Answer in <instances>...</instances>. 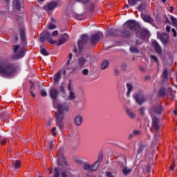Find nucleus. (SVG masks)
<instances>
[{
    "instance_id": "obj_57",
    "label": "nucleus",
    "mask_w": 177,
    "mask_h": 177,
    "mask_svg": "<svg viewBox=\"0 0 177 177\" xmlns=\"http://www.w3.org/2000/svg\"><path fill=\"white\" fill-rule=\"evenodd\" d=\"M151 59L152 62H158V59H157V57H156V56H151Z\"/></svg>"
},
{
    "instance_id": "obj_8",
    "label": "nucleus",
    "mask_w": 177,
    "mask_h": 177,
    "mask_svg": "<svg viewBox=\"0 0 177 177\" xmlns=\"http://www.w3.org/2000/svg\"><path fill=\"white\" fill-rule=\"evenodd\" d=\"M26 52H27V48H26V46H22L17 54L13 56V59L15 60H19V59H22V57H24L26 55Z\"/></svg>"
},
{
    "instance_id": "obj_17",
    "label": "nucleus",
    "mask_w": 177,
    "mask_h": 177,
    "mask_svg": "<svg viewBox=\"0 0 177 177\" xmlns=\"http://www.w3.org/2000/svg\"><path fill=\"white\" fill-rule=\"evenodd\" d=\"M87 62L86 59L84 57H81L77 59V64L79 68H82L85 66V63Z\"/></svg>"
},
{
    "instance_id": "obj_55",
    "label": "nucleus",
    "mask_w": 177,
    "mask_h": 177,
    "mask_svg": "<svg viewBox=\"0 0 177 177\" xmlns=\"http://www.w3.org/2000/svg\"><path fill=\"white\" fill-rule=\"evenodd\" d=\"M51 35H52V37H57V35H59V31L55 30L54 32H53Z\"/></svg>"
},
{
    "instance_id": "obj_43",
    "label": "nucleus",
    "mask_w": 177,
    "mask_h": 177,
    "mask_svg": "<svg viewBox=\"0 0 177 177\" xmlns=\"http://www.w3.org/2000/svg\"><path fill=\"white\" fill-rule=\"evenodd\" d=\"M166 92H165V88H160L159 91V95L160 96H165Z\"/></svg>"
},
{
    "instance_id": "obj_63",
    "label": "nucleus",
    "mask_w": 177,
    "mask_h": 177,
    "mask_svg": "<svg viewBox=\"0 0 177 177\" xmlns=\"http://www.w3.org/2000/svg\"><path fill=\"white\" fill-rule=\"evenodd\" d=\"M24 176H25L26 177H32V176H31V174H30V173H26V172H24Z\"/></svg>"
},
{
    "instance_id": "obj_41",
    "label": "nucleus",
    "mask_w": 177,
    "mask_h": 177,
    "mask_svg": "<svg viewBox=\"0 0 177 177\" xmlns=\"http://www.w3.org/2000/svg\"><path fill=\"white\" fill-rule=\"evenodd\" d=\"M19 49H20V45L14 46V48H13L14 53H17V52L19 51Z\"/></svg>"
},
{
    "instance_id": "obj_15",
    "label": "nucleus",
    "mask_w": 177,
    "mask_h": 177,
    "mask_svg": "<svg viewBox=\"0 0 177 177\" xmlns=\"http://www.w3.org/2000/svg\"><path fill=\"white\" fill-rule=\"evenodd\" d=\"M142 19L146 23H149V24H151L153 27H156V25L154 24V19H153V18L151 16H149V15H142Z\"/></svg>"
},
{
    "instance_id": "obj_1",
    "label": "nucleus",
    "mask_w": 177,
    "mask_h": 177,
    "mask_svg": "<svg viewBox=\"0 0 177 177\" xmlns=\"http://www.w3.org/2000/svg\"><path fill=\"white\" fill-rule=\"evenodd\" d=\"M57 112L55 113V122L59 129H63L64 128V111H68L69 108L66 102H64L62 104H58L57 105Z\"/></svg>"
},
{
    "instance_id": "obj_11",
    "label": "nucleus",
    "mask_w": 177,
    "mask_h": 177,
    "mask_svg": "<svg viewBox=\"0 0 177 177\" xmlns=\"http://www.w3.org/2000/svg\"><path fill=\"white\" fill-rule=\"evenodd\" d=\"M161 111H162V106L158 105L150 109L149 114L153 117V115L154 114H161Z\"/></svg>"
},
{
    "instance_id": "obj_56",
    "label": "nucleus",
    "mask_w": 177,
    "mask_h": 177,
    "mask_svg": "<svg viewBox=\"0 0 177 177\" xmlns=\"http://www.w3.org/2000/svg\"><path fill=\"white\" fill-rule=\"evenodd\" d=\"M51 132H52L53 136H56V127H53L51 129Z\"/></svg>"
},
{
    "instance_id": "obj_40",
    "label": "nucleus",
    "mask_w": 177,
    "mask_h": 177,
    "mask_svg": "<svg viewBox=\"0 0 177 177\" xmlns=\"http://www.w3.org/2000/svg\"><path fill=\"white\" fill-rule=\"evenodd\" d=\"M138 9L140 10V12L145 10V9H146V4H141L138 6Z\"/></svg>"
},
{
    "instance_id": "obj_5",
    "label": "nucleus",
    "mask_w": 177,
    "mask_h": 177,
    "mask_svg": "<svg viewBox=\"0 0 177 177\" xmlns=\"http://www.w3.org/2000/svg\"><path fill=\"white\" fill-rule=\"evenodd\" d=\"M89 37L86 35H83L81 36L80 39L77 41V46L79 49V52L81 53L84 49V46L86 44V42H88V39Z\"/></svg>"
},
{
    "instance_id": "obj_9",
    "label": "nucleus",
    "mask_w": 177,
    "mask_h": 177,
    "mask_svg": "<svg viewBox=\"0 0 177 177\" xmlns=\"http://www.w3.org/2000/svg\"><path fill=\"white\" fill-rule=\"evenodd\" d=\"M103 37V33L98 32L91 36V45H96L99 41H100V37Z\"/></svg>"
},
{
    "instance_id": "obj_31",
    "label": "nucleus",
    "mask_w": 177,
    "mask_h": 177,
    "mask_svg": "<svg viewBox=\"0 0 177 177\" xmlns=\"http://www.w3.org/2000/svg\"><path fill=\"white\" fill-rule=\"evenodd\" d=\"M75 93H74V92L73 91H70V94L68 96V99L69 100H75Z\"/></svg>"
},
{
    "instance_id": "obj_16",
    "label": "nucleus",
    "mask_w": 177,
    "mask_h": 177,
    "mask_svg": "<svg viewBox=\"0 0 177 177\" xmlns=\"http://www.w3.org/2000/svg\"><path fill=\"white\" fill-rule=\"evenodd\" d=\"M49 95H50V97L52 100H56V99H57V96L59 95V91L56 88H50Z\"/></svg>"
},
{
    "instance_id": "obj_60",
    "label": "nucleus",
    "mask_w": 177,
    "mask_h": 177,
    "mask_svg": "<svg viewBox=\"0 0 177 177\" xmlns=\"http://www.w3.org/2000/svg\"><path fill=\"white\" fill-rule=\"evenodd\" d=\"M106 175L107 177L113 176V174H112L111 171H107L106 173Z\"/></svg>"
},
{
    "instance_id": "obj_28",
    "label": "nucleus",
    "mask_w": 177,
    "mask_h": 177,
    "mask_svg": "<svg viewBox=\"0 0 177 177\" xmlns=\"http://www.w3.org/2000/svg\"><path fill=\"white\" fill-rule=\"evenodd\" d=\"M126 113L130 118H133V111H132V109H131V108L127 106L126 107Z\"/></svg>"
},
{
    "instance_id": "obj_30",
    "label": "nucleus",
    "mask_w": 177,
    "mask_h": 177,
    "mask_svg": "<svg viewBox=\"0 0 177 177\" xmlns=\"http://www.w3.org/2000/svg\"><path fill=\"white\" fill-rule=\"evenodd\" d=\"M66 41H67V39H66V37H62L59 39L58 42L57 43V45L58 46H60V45H63V44L66 43Z\"/></svg>"
},
{
    "instance_id": "obj_23",
    "label": "nucleus",
    "mask_w": 177,
    "mask_h": 177,
    "mask_svg": "<svg viewBox=\"0 0 177 177\" xmlns=\"http://www.w3.org/2000/svg\"><path fill=\"white\" fill-rule=\"evenodd\" d=\"M118 32L121 33V30H118V29H111L108 31V35H111V37H117Z\"/></svg>"
},
{
    "instance_id": "obj_4",
    "label": "nucleus",
    "mask_w": 177,
    "mask_h": 177,
    "mask_svg": "<svg viewBox=\"0 0 177 177\" xmlns=\"http://www.w3.org/2000/svg\"><path fill=\"white\" fill-rule=\"evenodd\" d=\"M57 156L58 157L57 159V165L58 167H67L68 164L67 163V159L64 157V154L63 153V149L59 148L57 151Z\"/></svg>"
},
{
    "instance_id": "obj_64",
    "label": "nucleus",
    "mask_w": 177,
    "mask_h": 177,
    "mask_svg": "<svg viewBox=\"0 0 177 177\" xmlns=\"http://www.w3.org/2000/svg\"><path fill=\"white\" fill-rule=\"evenodd\" d=\"M1 143L2 146H3L6 143V140H5V139L1 140Z\"/></svg>"
},
{
    "instance_id": "obj_61",
    "label": "nucleus",
    "mask_w": 177,
    "mask_h": 177,
    "mask_svg": "<svg viewBox=\"0 0 177 177\" xmlns=\"http://www.w3.org/2000/svg\"><path fill=\"white\" fill-rule=\"evenodd\" d=\"M166 31L167 32H169L171 31V26H166Z\"/></svg>"
},
{
    "instance_id": "obj_49",
    "label": "nucleus",
    "mask_w": 177,
    "mask_h": 177,
    "mask_svg": "<svg viewBox=\"0 0 177 177\" xmlns=\"http://www.w3.org/2000/svg\"><path fill=\"white\" fill-rule=\"evenodd\" d=\"M61 177H68V174L66 171L61 172Z\"/></svg>"
},
{
    "instance_id": "obj_37",
    "label": "nucleus",
    "mask_w": 177,
    "mask_h": 177,
    "mask_svg": "<svg viewBox=\"0 0 177 177\" xmlns=\"http://www.w3.org/2000/svg\"><path fill=\"white\" fill-rule=\"evenodd\" d=\"M59 91L61 92V93H62V95H67V93L66 92V88H64V86H63V84H62L59 87Z\"/></svg>"
},
{
    "instance_id": "obj_47",
    "label": "nucleus",
    "mask_w": 177,
    "mask_h": 177,
    "mask_svg": "<svg viewBox=\"0 0 177 177\" xmlns=\"http://www.w3.org/2000/svg\"><path fill=\"white\" fill-rule=\"evenodd\" d=\"M88 10H90V12H93V10H95V4L93 3L90 4L88 7Z\"/></svg>"
},
{
    "instance_id": "obj_6",
    "label": "nucleus",
    "mask_w": 177,
    "mask_h": 177,
    "mask_svg": "<svg viewBox=\"0 0 177 177\" xmlns=\"http://www.w3.org/2000/svg\"><path fill=\"white\" fill-rule=\"evenodd\" d=\"M157 37L160 39L163 45H168L169 44V35L160 32H157Z\"/></svg>"
},
{
    "instance_id": "obj_42",
    "label": "nucleus",
    "mask_w": 177,
    "mask_h": 177,
    "mask_svg": "<svg viewBox=\"0 0 177 177\" xmlns=\"http://www.w3.org/2000/svg\"><path fill=\"white\" fill-rule=\"evenodd\" d=\"M48 30H55V28H56V26L51 23L48 25Z\"/></svg>"
},
{
    "instance_id": "obj_59",
    "label": "nucleus",
    "mask_w": 177,
    "mask_h": 177,
    "mask_svg": "<svg viewBox=\"0 0 177 177\" xmlns=\"http://www.w3.org/2000/svg\"><path fill=\"white\" fill-rule=\"evenodd\" d=\"M30 91H32L34 89V82L32 81H30Z\"/></svg>"
},
{
    "instance_id": "obj_34",
    "label": "nucleus",
    "mask_w": 177,
    "mask_h": 177,
    "mask_svg": "<svg viewBox=\"0 0 177 177\" xmlns=\"http://www.w3.org/2000/svg\"><path fill=\"white\" fill-rule=\"evenodd\" d=\"M162 78H164V80L165 81H167L168 80V71L167 69H165L163 73H162Z\"/></svg>"
},
{
    "instance_id": "obj_44",
    "label": "nucleus",
    "mask_w": 177,
    "mask_h": 177,
    "mask_svg": "<svg viewBox=\"0 0 177 177\" xmlns=\"http://www.w3.org/2000/svg\"><path fill=\"white\" fill-rule=\"evenodd\" d=\"M40 95L41 96H42L43 97H45L46 96H48V93L45 91V90L41 89L40 91Z\"/></svg>"
},
{
    "instance_id": "obj_25",
    "label": "nucleus",
    "mask_w": 177,
    "mask_h": 177,
    "mask_svg": "<svg viewBox=\"0 0 177 177\" xmlns=\"http://www.w3.org/2000/svg\"><path fill=\"white\" fill-rule=\"evenodd\" d=\"M56 6H57V3L54 1V2L48 3L45 7V8L48 9V10H53V9H55V8H56Z\"/></svg>"
},
{
    "instance_id": "obj_35",
    "label": "nucleus",
    "mask_w": 177,
    "mask_h": 177,
    "mask_svg": "<svg viewBox=\"0 0 177 177\" xmlns=\"http://www.w3.org/2000/svg\"><path fill=\"white\" fill-rule=\"evenodd\" d=\"M132 169H128L127 167H124L123 169H122V172H123V174L124 175H128V174H131Z\"/></svg>"
},
{
    "instance_id": "obj_58",
    "label": "nucleus",
    "mask_w": 177,
    "mask_h": 177,
    "mask_svg": "<svg viewBox=\"0 0 177 177\" xmlns=\"http://www.w3.org/2000/svg\"><path fill=\"white\" fill-rule=\"evenodd\" d=\"M146 169H147V174H149V172H151V168L150 167V166H147Z\"/></svg>"
},
{
    "instance_id": "obj_18",
    "label": "nucleus",
    "mask_w": 177,
    "mask_h": 177,
    "mask_svg": "<svg viewBox=\"0 0 177 177\" xmlns=\"http://www.w3.org/2000/svg\"><path fill=\"white\" fill-rule=\"evenodd\" d=\"M84 122V118H82V116L81 115H77L74 118V122H75V125L76 127H80L82 122Z\"/></svg>"
},
{
    "instance_id": "obj_32",
    "label": "nucleus",
    "mask_w": 177,
    "mask_h": 177,
    "mask_svg": "<svg viewBox=\"0 0 177 177\" xmlns=\"http://www.w3.org/2000/svg\"><path fill=\"white\" fill-rule=\"evenodd\" d=\"M40 53H41L43 55V56H49V53H48V51H46V48H41Z\"/></svg>"
},
{
    "instance_id": "obj_7",
    "label": "nucleus",
    "mask_w": 177,
    "mask_h": 177,
    "mask_svg": "<svg viewBox=\"0 0 177 177\" xmlns=\"http://www.w3.org/2000/svg\"><path fill=\"white\" fill-rule=\"evenodd\" d=\"M137 35H140L141 38H146L149 35V30L147 29H142L139 25L137 26V30H136Z\"/></svg>"
},
{
    "instance_id": "obj_3",
    "label": "nucleus",
    "mask_w": 177,
    "mask_h": 177,
    "mask_svg": "<svg viewBox=\"0 0 177 177\" xmlns=\"http://www.w3.org/2000/svg\"><path fill=\"white\" fill-rule=\"evenodd\" d=\"M122 30H120V37L122 38H129L131 37V31L133 30V19H130L122 24Z\"/></svg>"
},
{
    "instance_id": "obj_62",
    "label": "nucleus",
    "mask_w": 177,
    "mask_h": 177,
    "mask_svg": "<svg viewBox=\"0 0 177 177\" xmlns=\"http://www.w3.org/2000/svg\"><path fill=\"white\" fill-rule=\"evenodd\" d=\"M133 134L134 135H140V131H138V130H135L133 131Z\"/></svg>"
},
{
    "instance_id": "obj_20",
    "label": "nucleus",
    "mask_w": 177,
    "mask_h": 177,
    "mask_svg": "<svg viewBox=\"0 0 177 177\" xmlns=\"http://www.w3.org/2000/svg\"><path fill=\"white\" fill-rule=\"evenodd\" d=\"M24 6V4L23 3V0H16L15 2V8L17 10L20 11L21 10V8Z\"/></svg>"
},
{
    "instance_id": "obj_33",
    "label": "nucleus",
    "mask_w": 177,
    "mask_h": 177,
    "mask_svg": "<svg viewBox=\"0 0 177 177\" xmlns=\"http://www.w3.org/2000/svg\"><path fill=\"white\" fill-rule=\"evenodd\" d=\"M102 160H103V153L100 152L98 156V160L95 161V162H97V165H100V161H102Z\"/></svg>"
},
{
    "instance_id": "obj_54",
    "label": "nucleus",
    "mask_w": 177,
    "mask_h": 177,
    "mask_svg": "<svg viewBox=\"0 0 177 177\" xmlns=\"http://www.w3.org/2000/svg\"><path fill=\"white\" fill-rule=\"evenodd\" d=\"M171 32H173V37L174 38H176V35H177V33H176V30L175 28H172L171 29Z\"/></svg>"
},
{
    "instance_id": "obj_19",
    "label": "nucleus",
    "mask_w": 177,
    "mask_h": 177,
    "mask_svg": "<svg viewBox=\"0 0 177 177\" xmlns=\"http://www.w3.org/2000/svg\"><path fill=\"white\" fill-rule=\"evenodd\" d=\"M10 118V113L9 111H2L0 114L1 120H8V118Z\"/></svg>"
},
{
    "instance_id": "obj_21",
    "label": "nucleus",
    "mask_w": 177,
    "mask_h": 177,
    "mask_svg": "<svg viewBox=\"0 0 177 177\" xmlns=\"http://www.w3.org/2000/svg\"><path fill=\"white\" fill-rule=\"evenodd\" d=\"M126 86L127 88V92L126 96L127 97H131V92H132V89H133V86L131 83H127L126 84Z\"/></svg>"
},
{
    "instance_id": "obj_24",
    "label": "nucleus",
    "mask_w": 177,
    "mask_h": 177,
    "mask_svg": "<svg viewBox=\"0 0 177 177\" xmlns=\"http://www.w3.org/2000/svg\"><path fill=\"white\" fill-rule=\"evenodd\" d=\"M20 38L22 42H26V41H27V39L26 38V30L24 28L20 30Z\"/></svg>"
},
{
    "instance_id": "obj_27",
    "label": "nucleus",
    "mask_w": 177,
    "mask_h": 177,
    "mask_svg": "<svg viewBox=\"0 0 177 177\" xmlns=\"http://www.w3.org/2000/svg\"><path fill=\"white\" fill-rule=\"evenodd\" d=\"M50 38V33L49 32H46L44 36L40 37V41L44 42L46 39L48 40Z\"/></svg>"
},
{
    "instance_id": "obj_13",
    "label": "nucleus",
    "mask_w": 177,
    "mask_h": 177,
    "mask_svg": "<svg viewBox=\"0 0 177 177\" xmlns=\"http://www.w3.org/2000/svg\"><path fill=\"white\" fill-rule=\"evenodd\" d=\"M136 102L138 104H143L146 102V98H145V95L143 94L140 93L136 95L135 97Z\"/></svg>"
},
{
    "instance_id": "obj_29",
    "label": "nucleus",
    "mask_w": 177,
    "mask_h": 177,
    "mask_svg": "<svg viewBox=\"0 0 177 177\" xmlns=\"http://www.w3.org/2000/svg\"><path fill=\"white\" fill-rule=\"evenodd\" d=\"M107 67H109V61L104 60L102 62L101 68H102V70H106V68H107Z\"/></svg>"
},
{
    "instance_id": "obj_26",
    "label": "nucleus",
    "mask_w": 177,
    "mask_h": 177,
    "mask_svg": "<svg viewBox=\"0 0 177 177\" xmlns=\"http://www.w3.org/2000/svg\"><path fill=\"white\" fill-rule=\"evenodd\" d=\"M12 165L15 169H19L21 167V162L19 160H13Z\"/></svg>"
},
{
    "instance_id": "obj_12",
    "label": "nucleus",
    "mask_w": 177,
    "mask_h": 177,
    "mask_svg": "<svg viewBox=\"0 0 177 177\" xmlns=\"http://www.w3.org/2000/svg\"><path fill=\"white\" fill-rule=\"evenodd\" d=\"M151 44L154 47L156 53H158V55H161V53H162V49H161V46H160L158 42H157V41L156 40H151Z\"/></svg>"
},
{
    "instance_id": "obj_14",
    "label": "nucleus",
    "mask_w": 177,
    "mask_h": 177,
    "mask_svg": "<svg viewBox=\"0 0 177 177\" xmlns=\"http://www.w3.org/2000/svg\"><path fill=\"white\" fill-rule=\"evenodd\" d=\"M152 117V127L154 128L155 131H158L160 129V119L158 118Z\"/></svg>"
},
{
    "instance_id": "obj_36",
    "label": "nucleus",
    "mask_w": 177,
    "mask_h": 177,
    "mask_svg": "<svg viewBox=\"0 0 177 177\" xmlns=\"http://www.w3.org/2000/svg\"><path fill=\"white\" fill-rule=\"evenodd\" d=\"M53 177H60V172L59 171V169L55 167L54 169V176Z\"/></svg>"
},
{
    "instance_id": "obj_2",
    "label": "nucleus",
    "mask_w": 177,
    "mask_h": 177,
    "mask_svg": "<svg viewBox=\"0 0 177 177\" xmlns=\"http://www.w3.org/2000/svg\"><path fill=\"white\" fill-rule=\"evenodd\" d=\"M16 73V66L13 63H0V75L3 77H12Z\"/></svg>"
},
{
    "instance_id": "obj_45",
    "label": "nucleus",
    "mask_w": 177,
    "mask_h": 177,
    "mask_svg": "<svg viewBox=\"0 0 177 177\" xmlns=\"http://www.w3.org/2000/svg\"><path fill=\"white\" fill-rule=\"evenodd\" d=\"M73 17L77 20H82V16L77 14H73Z\"/></svg>"
},
{
    "instance_id": "obj_51",
    "label": "nucleus",
    "mask_w": 177,
    "mask_h": 177,
    "mask_svg": "<svg viewBox=\"0 0 177 177\" xmlns=\"http://www.w3.org/2000/svg\"><path fill=\"white\" fill-rule=\"evenodd\" d=\"M88 73H89V71L87 68L84 69L82 71L83 75H88Z\"/></svg>"
},
{
    "instance_id": "obj_48",
    "label": "nucleus",
    "mask_w": 177,
    "mask_h": 177,
    "mask_svg": "<svg viewBox=\"0 0 177 177\" xmlns=\"http://www.w3.org/2000/svg\"><path fill=\"white\" fill-rule=\"evenodd\" d=\"M48 41L49 42V44H51V45H55V44H56L57 42L56 41L53 40L52 37H50Z\"/></svg>"
},
{
    "instance_id": "obj_50",
    "label": "nucleus",
    "mask_w": 177,
    "mask_h": 177,
    "mask_svg": "<svg viewBox=\"0 0 177 177\" xmlns=\"http://www.w3.org/2000/svg\"><path fill=\"white\" fill-rule=\"evenodd\" d=\"M77 2H82V3L86 4V3H89V1L91 0H76Z\"/></svg>"
},
{
    "instance_id": "obj_53",
    "label": "nucleus",
    "mask_w": 177,
    "mask_h": 177,
    "mask_svg": "<svg viewBox=\"0 0 177 177\" xmlns=\"http://www.w3.org/2000/svg\"><path fill=\"white\" fill-rule=\"evenodd\" d=\"M68 91H71V92H72V91H73V87H71V80H69V83L68 85Z\"/></svg>"
},
{
    "instance_id": "obj_22",
    "label": "nucleus",
    "mask_w": 177,
    "mask_h": 177,
    "mask_svg": "<svg viewBox=\"0 0 177 177\" xmlns=\"http://www.w3.org/2000/svg\"><path fill=\"white\" fill-rule=\"evenodd\" d=\"M62 77V73H60V71H59L56 74L54 75L53 81L55 84H59V82L60 81V78Z\"/></svg>"
},
{
    "instance_id": "obj_39",
    "label": "nucleus",
    "mask_w": 177,
    "mask_h": 177,
    "mask_svg": "<svg viewBox=\"0 0 177 177\" xmlns=\"http://www.w3.org/2000/svg\"><path fill=\"white\" fill-rule=\"evenodd\" d=\"M128 4H126L125 6L127 9H129V6H133V0H127Z\"/></svg>"
},
{
    "instance_id": "obj_38",
    "label": "nucleus",
    "mask_w": 177,
    "mask_h": 177,
    "mask_svg": "<svg viewBox=\"0 0 177 177\" xmlns=\"http://www.w3.org/2000/svg\"><path fill=\"white\" fill-rule=\"evenodd\" d=\"M147 147L146 145H140L138 148V153H142V150H147Z\"/></svg>"
},
{
    "instance_id": "obj_10",
    "label": "nucleus",
    "mask_w": 177,
    "mask_h": 177,
    "mask_svg": "<svg viewBox=\"0 0 177 177\" xmlns=\"http://www.w3.org/2000/svg\"><path fill=\"white\" fill-rule=\"evenodd\" d=\"M97 162H95L92 165L89 164H86L84 165V169H85V171H88V172H93L95 171H97V168H99V166L97 165Z\"/></svg>"
},
{
    "instance_id": "obj_52",
    "label": "nucleus",
    "mask_w": 177,
    "mask_h": 177,
    "mask_svg": "<svg viewBox=\"0 0 177 177\" xmlns=\"http://www.w3.org/2000/svg\"><path fill=\"white\" fill-rule=\"evenodd\" d=\"M68 60L67 61V65L70 64V60L73 59V53H70L68 55Z\"/></svg>"
},
{
    "instance_id": "obj_46",
    "label": "nucleus",
    "mask_w": 177,
    "mask_h": 177,
    "mask_svg": "<svg viewBox=\"0 0 177 177\" xmlns=\"http://www.w3.org/2000/svg\"><path fill=\"white\" fill-rule=\"evenodd\" d=\"M48 149L50 151H52V150H53V141L51 140L49 142Z\"/></svg>"
}]
</instances>
